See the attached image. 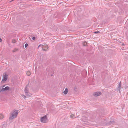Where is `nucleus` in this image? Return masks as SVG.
Here are the masks:
<instances>
[{"label":"nucleus","mask_w":128,"mask_h":128,"mask_svg":"<svg viewBox=\"0 0 128 128\" xmlns=\"http://www.w3.org/2000/svg\"><path fill=\"white\" fill-rule=\"evenodd\" d=\"M121 82H120V83L119 84H118V90L120 91V85H121Z\"/></svg>","instance_id":"10"},{"label":"nucleus","mask_w":128,"mask_h":128,"mask_svg":"<svg viewBox=\"0 0 128 128\" xmlns=\"http://www.w3.org/2000/svg\"><path fill=\"white\" fill-rule=\"evenodd\" d=\"M100 32H99V31H96L94 32V33L95 34H97V33H100Z\"/></svg>","instance_id":"15"},{"label":"nucleus","mask_w":128,"mask_h":128,"mask_svg":"<svg viewBox=\"0 0 128 128\" xmlns=\"http://www.w3.org/2000/svg\"><path fill=\"white\" fill-rule=\"evenodd\" d=\"M12 42L14 43L16 42V40H12Z\"/></svg>","instance_id":"18"},{"label":"nucleus","mask_w":128,"mask_h":128,"mask_svg":"<svg viewBox=\"0 0 128 128\" xmlns=\"http://www.w3.org/2000/svg\"><path fill=\"white\" fill-rule=\"evenodd\" d=\"M102 93L101 92H94L93 93V95L94 96H98L100 95Z\"/></svg>","instance_id":"5"},{"label":"nucleus","mask_w":128,"mask_h":128,"mask_svg":"<svg viewBox=\"0 0 128 128\" xmlns=\"http://www.w3.org/2000/svg\"><path fill=\"white\" fill-rule=\"evenodd\" d=\"M4 86H3V87H4Z\"/></svg>","instance_id":"21"},{"label":"nucleus","mask_w":128,"mask_h":128,"mask_svg":"<svg viewBox=\"0 0 128 128\" xmlns=\"http://www.w3.org/2000/svg\"><path fill=\"white\" fill-rule=\"evenodd\" d=\"M28 46V44L27 43L26 44H25V46L26 48Z\"/></svg>","instance_id":"17"},{"label":"nucleus","mask_w":128,"mask_h":128,"mask_svg":"<svg viewBox=\"0 0 128 128\" xmlns=\"http://www.w3.org/2000/svg\"><path fill=\"white\" fill-rule=\"evenodd\" d=\"M88 119V118L84 116H83L81 118V120L84 122H86Z\"/></svg>","instance_id":"7"},{"label":"nucleus","mask_w":128,"mask_h":128,"mask_svg":"<svg viewBox=\"0 0 128 128\" xmlns=\"http://www.w3.org/2000/svg\"><path fill=\"white\" fill-rule=\"evenodd\" d=\"M2 76V82H5L7 80L8 76L6 74H4Z\"/></svg>","instance_id":"3"},{"label":"nucleus","mask_w":128,"mask_h":128,"mask_svg":"<svg viewBox=\"0 0 128 128\" xmlns=\"http://www.w3.org/2000/svg\"><path fill=\"white\" fill-rule=\"evenodd\" d=\"M70 117L71 118H75V117L74 116V115L72 114H71L70 116Z\"/></svg>","instance_id":"13"},{"label":"nucleus","mask_w":128,"mask_h":128,"mask_svg":"<svg viewBox=\"0 0 128 128\" xmlns=\"http://www.w3.org/2000/svg\"><path fill=\"white\" fill-rule=\"evenodd\" d=\"M2 41V39L0 38V42H1Z\"/></svg>","instance_id":"20"},{"label":"nucleus","mask_w":128,"mask_h":128,"mask_svg":"<svg viewBox=\"0 0 128 128\" xmlns=\"http://www.w3.org/2000/svg\"><path fill=\"white\" fill-rule=\"evenodd\" d=\"M40 120L42 122H48V120L46 116H45L44 117L41 118H40Z\"/></svg>","instance_id":"2"},{"label":"nucleus","mask_w":128,"mask_h":128,"mask_svg":"<svg viewBox=\"0 0 128 128\" xmlns=\"http://www.w3.org/2000/svg\"><path fill=\"white\" fill-rule=\"evenodd\" d=\"M48 48V47L47 45H44L42 47V50L44 51H46Z\"/></svg>","instance_id":"6"},{"label":"nucleus","mask_w":128,"mask_h":128,"mask_svg":"<svg viewBox=\"0 0 128 128\" xmlns=\"http://www.w3.org/2000/svg\"><path fill=\"white\" fill-rule=\"evenodd\" d=\"M26 87H27V86H26V87L25 89V93H26L28 94L27 95V96H28V97H29L30 96H30V94L28 93V90L26 88Z\"/></svg>","instance_id":"8"},{"label":"nucleus","mask_w":128,"mask_h":128,"mask_svg":"<svg viewBox=\"0 0 128 128\" xmlns=\"http://www.w3.org/2000/svg\"><path fill=\"white\" fill-rule=\"evenodd\" d=\"M18 110H17L13 111L11 114L10 117V119L12 120L14 118H16L18 114Z\"/></svg>","instance_id":"1"},{"label":"nucleus","mask_w":128,"mask_h":128,"mask_svg":"<svg viewBox=\"0 0 128 128\" xmlns=\"http://www.w3.org/2000/svg\"><path fill=\"white\" fill-rule=\"evenodd\" d=\"M36 38L35 37H33L32 38V39L33 40H34Z\"/></svg>","instance_id":"19"},{"label":"nucleus","mask_w":128,"mask_h":128,"mask_svg":"<svg viewBox=\"0 0 128 128\" xmlns=\"http://www.w3.org/2000/svg\"><path fill=\"white\" fill-rule=\"evenodd\" d=\"M10 87L8 86H6L5 88H0V92H3L4 91L6 90H9Z\"/></svg>","instance_id":"4"},{"label":"nucleus","mask_w":128,"mask_h":128,"mask_svg":"<svg viewBox=\"0 0 128 128\" xmlns=\"http://www.w3.org/2000/svg\"><path fill=\"white\" fill-rule=\"evenodd\" d=\"M83 45L84 46H86L87 45V43L86 42H84L83 43Z\"/></svg>","instance_id":"14"},{"label":"nucleus","mask_w":128,"mask_h":128,"mask_svg":"<svg viewBox=\"0 0 128 128\" xmlns=\"http://www.w3.org/2000/svg\"><path fill=\"white\" fill-rule=\"evenodd\" d=\"M4 118V115L2 114H0V119H2Z\"/></svg>","instance_id":"11"},{"label":"nucleus","mask_w":128,"mask_h":128,"mask_svg":"<svg viewBox=\"0 0 128 128\" xmlns=\"http://www.w3.org/2000/svg\"><path fill=\"white\" fill-rule=\"evenodd\" d=\"M43 45L42 44H40L39 45L38 47V48L39 47H40V46H42V47H43Z\"/></svg>","instance_id":"16"},{"label":"nucleus","mask_w":128,"mask_h":128,"mask_svg":"<svg viewBox=\"0 0 128 128\" xmlns=\"http://www.w3.org/2000/svg\"><path fill=\"white\" fill-rule=\"evenodd\" d=\"M26 74L27 75L29 76L30 75L31 73L30 71H28L27 72Z\"/></svg>","instance_id":"12"},{"label":"nucleus","mask_w":128,"mask_h":128,"mask_svg":"<svg viewBox=\"0 0 128 128\" xmlns=\"http://www.w3.org/2000/svg\"><path fill=\"white\" fill-rule=\"evenodd\" d=\"M14 0H12V1H13Z\"/></svg>","instance_id":"22"},{"label":"nucleus","mask_w":128,"mask_h":128,"mask_svg":"<svg viewBox=\"0 0 128 128\" xmlns=\"http://www.w3.org/2000/svg\"><path fill=\"white\" fill-rule=\"evenodd\" d=\"M68 91V90L67 88H66L64 91V92L63 93L65 94H66L67 93Z\"/></svg>","instance_id":"9"}]
</instances>
